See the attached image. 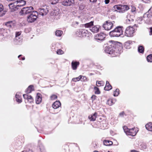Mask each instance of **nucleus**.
<instances>
[{
  "label": "nucleus",
  "mask_w": 152,
  "mask_h": 152,
  "mask_svg": "<svg viewBox=\"0 0 152 152\" xmlns=\"http://www.w3.org/2000/svg\"><path fill=\"white\" fill-rule=\"evenodd\" d=\"M79 65V63L78 62L72 61L71 63L72 68L74 70L77 69V66Z\"/></svg>",
  "instance_id": "6ab92c4d"
},
{
  "label": "nucleus",
  "mask_w": 152,
  "mask_h": 152,
  "mask_svg": "<svg viewBox=\"0 0 152 152\" xmlns=\"http://www.w3.org/2000/svg\"><path fill=\"white\" fill-rule=\"evenodd\" d=\"M94 152H99L98 151H95Z\"/></svg>",
  "instance_id": "774afa93"
},
{
  "label": "nucleus",
  "mask_w": 152,
  "mask_h": 152,
  "mask_svg": "<svg viewBox=\"0 0 152 152\" xmlns=\"http://www.w3.org/2000/svg\"><path fill=\"white\" fill-rule=\"evenodd\" d=\"M16 100L19 103H21L22 102L21 99H20V98L19 99H16Z\"/></svg>",
  "instance_id": "de8ad7c7"
},
{
  "label": "nucleus",
  "mask_w": 152,
  "mask_h": 152,
  "mask_svg": "<svg viewBox=\"0 0 152 152\" xmlns=\"http://www.w3.org/2000/svg\"><path fill=\"white\" fill-rule=\"evenodd\" d=\"M4 7L3 5L0 4V16L3 15V11Z\"/></svg>",
  "instance_id": "cd10ccee"
},
{
  "label": "nucleus",
  "mask_w": 152,
  "mask_h": 152,
  "mask_svg": "<svg viewBox=\"0 0 152 152\" xmlns=\"http://www.w3.org/2000/svg\"><path fill=\"white\" fill-rule=\"evenodd\" d=\"M61 105V103L59 101H56L52 104V106L55 109H56L59 107Z\"/></svg>",
  "instance_id": "a211bd4d"
},
{
  "label": "nucleus",
  "mask_w": 152,
  "mask_h": 152,
  "mask_svg": "<svg viewBox=\"0 0 152 152\" xmlns=\"http://www.w3.org/2000/svg\"><path fill=\"white\" fill-rule=\"evenodd\" d=\"M145 3H147L150 2L151 1V0H142Z\"/></svg>",
  "instance_id": "a18cd8bd"
},
{
  "label": "nucleus",
  "mask_w": 152,
  "mask_h": 152,
  "mask_svg": "<svg viewBox=\"0 0 152 152\" xmlns=\"http://www.w3.org/2000/svg\"><path fill=\"white\" fill-rule=\"evenodd\" d=\"M63 53V51L61 49L58 50L57 51V53L58 54H62Z\"/></svg>",
  "instance_id": "ea45409f"
},
{
  "label": "nucleus",
  "mask_w": 152,
  "mask_h": 152,
  "mask_svg": "<svg viewBox=\"0 0 152 152\" xmlns=\"http://www.w3.org/2000/svg\"><path fill=\"white\" fill-rule=\"evenodd\" d=\"M134 32V28L132 27L129 26L126 28L125 31V35L128 37H132L133 36Z\"/></svg>",
  "instance_id": "39448f33"
},
{
  "label": "nucleus",
  "mask_w": 152,
  "mask_h": 152,
  "mask_svg": "<svg viewBox=\"0 0 152 152\" xmlns=\"http://www.w3.org/2000/svg\"><path fill=\"white\" fill-rule=\"evenodd\" d=\"M76 23L77 24H78V22H76Z\"/></svg>",
  "instance_id": "338daca9"
},
{
  "label": "nucleus",
  "mask_w": 152,
  "mask_h": 152,
  "mask_svg": "<svg viewBox=\"0 0 152 152\" xmlns=\"http://www.w3.org/2000/svg\"><path fill=\"white\" fill-rule=\"evenodd\" d=\"M105 37V35L103 33L98 34L95 35L94 39L97 40H103Z\"/></svg>",
  "instance_id": "9b49d317"
},
{
  "label": "nucleus",
  "mask_w": 152,
  "mask_h": 152,
  "mask_svg": "<svg viewBox=\"0 0 152 152\" xmlns=\"http://www.w3.org/2000/svg\"><path fill=\"white\" fill-rule=\"evenodd\" d=\"M138 147L141 149L146 148L147 146L145 143H138Z\"/></svg>",
  "instance_id": "b1692460"
},
{
  "label": "nucleus",
  "mask_w": 152,
  "mask_h": 152,
  "mask_svg": "<svg viewBox=\"0 0 152 152\" xmlns=\"http://www.w3.org/2000/svg\"><path fill=\"white\" fill-rule=\"evenodd\" d=\"M80 7V9H81V8H82L83 9V8H84V6H82V7H81V6H80V7Z\"/></svg>",
  "instance_id": "0e129e2a"
},
{
  "label": "nucleus",
  "mask_w": 152,
  "mask_h": 152,
  "mask_svg": "<svg viewBox=\"0 0 152 152\" xmlns=\"http://www.w3.org/2000/svg\"><path fill=\"white\" fill-rule=\"evenodd\" d=\"M129 9V7L127 5H121L120 11H118V12L120 13H124Z\"/></svg>",
  "instance_id": "ddd939ff"
},
{
  "label": "nucleus",
  "mask_w": 152,
  "mask_h": 152,
  "mask_svg": "<svg viewBox=\"0 0 152 152\" xmlns=\"http://www.w3.org/2000/svg\"><path fill=\"white\" fill-rule=\"evenodd\" d=\"M94 89L95 91V94H99L100 93V92L99 90V88L96 87H94Z\"/></svg>",
  "instance_id": "7c9ffc66"
},
{
  "label": "nucleus",
  "mask_w": 152,
  "mask_h": 152,
  "mask_svg": "<svg viewBox=\"0 0 152 152\" xmlns=\"http://www.w3.org/2000/svg\"><path fill=\"white\" fill-rule=\"evenodd\" d=\"M57 97L56 95H53L50 96L51 99L54 100L57 98Z\"/></svg>",
  "instance_id": "a19ab883"
},
{
  "label": "nucleus",
  "mask_w": 152,
  "mask_h": 152,
  "mask_svg": "<svg viewBox=\"0 0 152 152\" xmlns=\"http://www.w3.org/2000/svg\"><path fill=\"white\" fill-rule=\"evenodd\" d=\"M88 31L87 30L84 29H80L77 32V34H78L80 36L86 37Z\"/></svg>",
  "instance_id": "1a4fd4ad"
},
{
  "label": "nucleus",
  "mask_w": 152,
  "mask_h": 152,
  "mask_svg": "<svg viewBox=\"0 0 152 152\" xmlns=\"http://www.w3.org/2000/svg\"><path fill=\"white\" fill-rule=\"evenodd\" d=\"M74 0H64L62 2V4L64 6H70L74 4Z\"/></svg>",
  "instance_id": "9d476101"
},
{
  "label": "nucleus",
  "mask_w": 152,
  "mask_h": 152,
  "mask_svg": "<svg viewBox=\"0 0 152 152\" xmlns=\"http://www.w3.org/2000/svg\"><path fill=\"white\" fill-rule=\"evenodd\" d=\"M119 90L118 89H116L115 91L114 92L113 95L114 96H117L119 94Z\"/></svg>",
  "instance_id": "72a5a7b5"
},
{
  "label": "nucleus",
  "mask_w": 152,
  "mask_h": 152,
  "mask_svg": "<svg viewBox=\"0 0 152 152\" xmlns=\"http://www.w3.org/2000/svg\"><path fill=\"white\" fill-rule=\"evenodd\" d=\"M100 28L99 26L96 25L93 26L90 30L93 33H97L99 31Z\"/></svg>",
  "instance_id": "f3484780"
},
{
  "label": "nucleus",
  "mask_w": 152,
  "mask_h": 152,
  "mask_svg": "<svg viewBox=\"0 0 152 152\" xmlns=\"http://www.w3.org/2000/svg\"><path fill=\"white\" fill-rule=\"evenodd\" d=\"M82 77H83V79L84 80H85L86 79V77L85 76H82Z\"/></svg>",
  "instance_id": "bf43d9fd"
},
{
  "label": "nucleus",
  "mask_w": 152,
  "mask_h": 152,
  "mask_svg": "<svg viewBox=\"0 0 152 152\" xmlns=\"http://www.w3.org/2000/svg\"><path fill=\"white\" fill-rule=\"evenodd\" d=\"M91 98L92 99H94V100L96 99V96L95 95H94L92 96Z\"/></svg>",
  "instance_id": "3c124183"
},
{
  "label": "nucleus",
  "mask_w": 152,
  "mask_h": 152,
  "mask_svg": "<svg viewBox=\"0 0 152 152\" xmlns=\"http://www.w3.org/2000/svg\"><path fill=\"white\" fill-rule=\"evenodd\" d=\"M21 58V60H25V57H22V58Z\"/></svg>",
  "instance_id": "e2e57ef3"
},
{
  "label": "nucleus",
  "mask_w": 152,
  "mask_h": 152,
  "mask_svg": "<svg viewBox=\"0 0 152 152\" xmlns=\"http://www.w3.org/2000/svg\"><path fill=\"white\" fill-rule=\"evenodd\" d=\"M63 33V32L61 31L57 30L55 32V35L58 37H61Z\"/></svg>",
  "instance_id": "bb28decb"
},
{
  "label": "nucleus",
  "mask_w": 152,
  "mask_h": 152,
  "mask_svg": "<svg viewBox=\"0 0 152 152\" xmlns=\"http://www.w3.org/2000/svg\"><path fill=\"white\" fill-rule=\"evenodd\" d=\"M113 101V99H109L107 100V104L110 106H111L114 104Z\"/></svg>",
  "instance_id": "473e14b6"
},
{
  "label": "nucleus",
  "mask_w": 152,
  "mask_h": 152,
  "mask_svg": "<svg viewBox=\"0 0 152 152\" xmlns=\"http://www.w3.org/2000/svg\"><path fill=\"white\" fill-rule=\"evenodd\" d=\"M135 129V127L133 128L132 129H129L128 132L127 133V135H131L132 136H135L137 133V132Z\"/></svg>",
  "instance_id": "4468645a"
},
{
  "label": "nucleus",
  "mask_w": 152,
  "mask_h": 152,
  "mask_svg": "<svg viewBox=\"0 0 152 152\" xmlns=\"http://www.w3.org/2000/svg\"><path fill=\"white\" fill-rule=\"evenodd\" d=\"M127 19H126V23L128 24H130L132 23L134 20L131 18L130 15L127 16Z\"/></svg>",
  "instance_id": "a878e982"
},
{
  "label": "nucleus",
  "mask_w": 152,
  "mask_h": 152,
  "mask_svg": "<svg viewBox=\"0 0 152 152\" xmlns=\"http://www.w3.org/2000/svg\"><path fill=\"white\" fill-rule=\"evenodd\" d=\"M91 2L94 3L97 0H89Z\"/></svg>",
  "instance_id": "5fc2aeb1"
},
{
  "label": "nucleus",
  "mask_w": 152,
  "mask_h": 152,
  "mask_svg": "<svg viewBox=\"0 0 152 152\" xmlns=\"http://www.w3.org/2000/svg\"><path fill=\"white\" fill-rule=\"evenodd\" d=\"M15 97L16 99H19L20 98V96L16 94L15 95Z\"/></svg>",
  "instance_id": "864d4df0"
},
{
  "label": "nucleus",
  "mask_w": 152,
  "mask_h": 152,
  "mask_svg": "<svg viewBox=\"0 0 152 152\" xmlns=\"http://www.w3.org/2000/svg\"><path fill=\"white\" fill-rule=\"evenodd\" d=\"M42 100L41 95L39 93H38L37 94V96L36 98V102L37 104H39L41 102Z\"/></svg>",
  "instance_id": "dca6fc26"
},
{
  "label": "nucleus",
  "mask_w": 152,
  "mask_h": 152,
  "mask_svg": "<svg viewBox=\"0 0 152 152\" xmlns=\"http://www.w3.org/2000/svg\"><path fill=\"white\" fill-rule=\"evenodd\" d=\"M82 77V76L80 75L78 77L73 78L72 80L73 81L77 82V81H78L80 80Z\"/></svg>",
  "instance_id": "2f4dec72"
},
{
  "label": "nucleus",
  "mask_w": 152,
  "mask_h": 152,
  "mask_svg": "<svg viewBox=\"0 0 152 152\" xmlns=\"http://www.w3.org/2000/svg\"><path fill=\"white\" fill-rule=\"evenodd\" d=\"M124 114V112H122L119 113V115L121 116H123Z\"/></svg>",
  "instance_id": "09e8293b"
},
{
  "label": "nucleus",
  "mask_w": 152,
  "mask_h": 152,
  "mask_svg": "<svg viewBox=\"0 0 152 152\" xmlns=\"http://www.w3.org/2000/svg\"><path fill=\"white\" fill-rule=\"evenodd\" d=\"M122 27L118 26L109 33V35L111 37H118L123 34Z\"/></svg>",
  "instance_id": "f03ea898"
},
{
  "label": "nucleus",
  "mask_w": 152,
  "mask_h": 152,
  "mask_svg": "<svg viewBox=\"0 0 152 152\" xmlns=\"http://www.w3.org/2000/svg\"><path fill=\"white\" fill-rule=\"evenodd\" d=\"M131 152H138V151L134 150H132Z\"/></svg>",
  "instance_id": "052dcab7"
},
{
  "label": "nucleus",
  "mask_w": 152,
  "mask_h": 152,
  "mask_svg": "<svg viewBox=\"0 0 152 152\" xmlns=\"http://www.w3.org/2000/svg\"><path fill=\"white\" fill-rule=\"evenodd\" d=\"M147 59L148 62H152V54L148 55L147 57Z\"/></svg>",
  "instance_id": "c756f323"
},
{
  "label": "nucleus",
  "mask_w": 152,
  "mask_h": 152,
  "mask_svg": "<svg viewBox=\"0 0 152 152\" xmlns=\"http://www.w3.org/2000/svg\"><path fill=\"white\" fill-rule=\"evenodd\" d=\"M110 1V0H105V3L106 4H108Z\"/></svg>",
  "instance_id": "603ef678"
},
{
  "label": "nucleus",
  "mask_w": 152,
  "mask_h": 152,
  "mask_svg": "<svg viewBox=\"0 0 152 152\" xmlns=\"http://www.w3.org/2000/svg\"><path fill=\"white\" fill-rule=\"evenodd\" d=\"M145 127L148 131H152V123L149 122L145 125Z\"/></svg>",
  "instance_id": "5701e85b"
},
{
  "label": "nucleus",
  "mask_w": 152,
  "mask_h": 152,
  "mask_svg": "<svg viewBox=\"0 0 152 152\" xmlns=\"http://www.w3.org/2000/svg\"><path fill=\"white\" fill-rule=\"evenodd\" d=\"M33 86L32 85H30L27 88L26 91V92L27 93H30L32 91L34 90Z\"/></svg>",
  "instance_id": "393cba45"
},
{
  "label": "nucleus",
  "mask_w": 152,
  "mask_h": 152,
  "mask_svg": "<svg viewBox=\"0 0 152 152\" xmlns=\"http://www.w3.org/2000/svg\"><path fill=\"white\" fill-rule=\"evenodd\" d=\"M138 51L139 52L141 53H143L144 51V48L142 46H140L138 48Z\"/></svg>",
  "instance_id": "c85d7f7f"
},
{
  "label": "nucleus",
  "mask_w": 152,
  "mask_h": 152,
  "mask_svg": "<svg viewBox=\"0 0 152 152\" xmlns=\"http://www.w3.org/2000/svg\"><path fill=\"white\" fill-rule=\"evenodd\" d=\"M50 3L53 4H55L57 3L58 1V0H50Z\"/></svg>",
  "instance_id": "4c0bfd02"
},
{
  "label": "nucleus",
  "mask_w": 152,
  "mask_h": 152,
  "mask_svg": "<svg viewBox=\"0 0 152 152\" xmlns=\"http://www.w3.org/2000/svg\"><path fill=\"white\" fill-rule=\"evenodd\" d=\"M38 11L39 14L42 16L46 15L48 12V10L47 8H40L38 10Z\"/></svg>",
  "instance_id": "f8f14e48"
},
{
  "label": "nucleus",
  "mask_w": 152,
  "mask_h": 152,
  "mask_svg": "<svg viewBox=\"0 0 152 152\" xmlns=\"http://www.w3.org/2000/svg\"><path fill=\"white\" fill-rule=\"evenodd\" d=\"M29 102H33V99L32 98L30 99H29L28 100Z\"/></svg>",
  "instance_id": "6e6d98bb"
},
{
  "label": "nucleus",
  "mask_w": 152,
  "mask_h": 152,
  "mask_svg": "<svg viewBox=\"0 0 152 152\" xmlns=\"http://www.w3.org/2000/svg\"><path fill=\"white\" fill-rule=\"evenodd\" d=\"M97 115V113L95 112L94 114L89 115L88 117V118L91 121H94L96 120Z\"/></svg>",
  "instance_id": "2eb2a0df"
},
{
  "label": "nucleus",
  "mask_w": 152,
  "mask_h": 152,
  "mask_svg": "<svg viewBox=\"0 0 152 152\" xmlns=\"http://www.w3.org/2000/svg\"><path fill=\"white\" fill-rule=\"evenodd\" d=\"M123 129L125 132L127 134V133L128 132L129 129H128L126 126H124L123 127Z\"/></svg>",
  "instance_id": "f704fd0d"
},
{
  "label": "nucleus",
  "mask_w": 152,
  "mask_h": 152,
  "mask_svg": "<svg viewBox=\"0 0 152 152\" xmlns=\"http://www.w3.org/2000/svg\"><path fill=\"white\" fill-rule=\"evenodd\" d=\"M131 12L134 13H136V8L132 6H131Z\"/></svg>",
  "instance_id": "e433bc0d"
},
{
  "label": "nucleus",
  "mask_w": 152,
  "mask_h": 152,
  "mask_svg": "<svg viewBox=\"0 0 152 152\" xmlns=\"http://www.w3.org/2000/svg\"><path fill=\"white\" fill-rule=\"evenodd\" d=\"M101 81H97L96 84V86H99V85H100L99 86L101 85L102 86L103 85V83L102 82V83H101Z\"/></svg>",
  "instance_id": "58836bf2"
},
{
  "label": "nucleus",
  "mask_w": 152,
  "mask_h": 152,
  "mask_svg": "<svg viewBox=\"0 0 152 152\" xmlns=\"http://www.w3.org/2000/svg\"><path fill=\"white\" fill-rule=\"evenodd\" d=\"M21 56V55H19L18 56V58H20V57Z\"/></svg>",
  "instance_id": "69168bd1"
},
{
  "label": "nucleus",
  "mask_w": 152,
  "mask_h": 152,
  "mask_svg": "<svg viewBox=\"0 0 152 152\" xmlns=\"http://www.w3.org/2000/svg\"><path fill=\"white\" fill-rule=\"evenodd\" d=\"M93 24L94 21H91L89 23L82 25L81 27H83V26H84L86 28H90L91 26L93 25Z\"/></svg>",
  "instance_id": "aec40b11"
},
{
  "label": "nucleus",
  "mask_w": 152,
  "mask_h": 152,
  "mask_svg": "<svg viewBox=\"0 0 152 152\" xmlns=\"http://www.w3.org/2000/svg\"><path fill=\"white\" fill-rule=\"evenodd\" d=\"M33 10L34 8L31 6L23 7L19 13L20 15H29L34 11Z\"/></svg>",
  "instance_id": "20e7f679"
},
{
  "label": "nucleus",
  "mask_w": 152,
  "mask_h": 152,
  "mask_svg": "<svg viewBox=\"0 0 152 152\" xmlns=\"http://www.w3.org/2000/svg\"><path fill=\"white\" fill-rule=\"evenodd\" d=\"M113 8L115 9H117L118 11H120L121 10V5H115L113 7Z\"/></svg>",
  "instance_id": "c9c22d12"
},
{
  "label": "nucleus",
  "mask_w": 152,
  "mask_h": 152,
  "mask_svg": "<svg viewBox=\"0 0 152 152\" xmlns=\"http://www.w3.org/2000/svg\"><path fill=\"white\" fill-rule=\"evenodd\" d=\"M13 4H12V3L10 4L9 5V7H10V6H11V5H12Z\"/></svg>",
  "instance_id": "680f3d73"
},
{
  "label": "nucleus",
  "mask_w": 152,
  "mask_h": 152,
  "mask_svg": "<svg viewBox=\"0 0 152 152\" xmlns=\"http://www.w3.org/2000/svg\"><path fill=\"white\" fill-rule=\"evenodd\" d=\"M143 20L146 23H149L152 21V15L150 13H146L143 16Z\"/></svg>",
  "instance_id": "0eeeda50"
},
{
  "label": "nucleus",
  "mask_w": 152,
  "mask_h": 152,
  "mask_svg": "<svg viewBox=\"0 0 152 152\" xmlns=\"http://www.w3.org/2000/svg\"><path fill=\"white\" fill-rule=\"evenodd\" d=\"M122 47L121 44L118 42L112 44L110 46H106L104 49L105 52L109 54H112L115 52L117 53V51L121 50Z\"/></svg>",
  "instance_id": "f257e3e1"
},
{
  "label": "nucleus",
  "mask_w": 152,
  "mask_h": 152,
  "mask_svg": "<svg viewBox=\"0 0 152 152\" xmlns=\"http://www.w3.org/2000/svg\"><path fill=\"white\" fill-rule=\"evenodd\" d=\"M112 88V87L111 86L109 82L107 81L105 86L104 88V90L106 91H109L111 90Z\"/></svg>",
  "instance_id": "412c9836"
},
{
  "label": "nucleus",
  "mask_w": 152,
  "mask_h": 152,
  "mask_svg": "<svg viewBox=\"0 0 152 152\" xmlns=\"http://www.w3.org/2000/svg\"><path fill=\"white\" fill-rule=\"evenodd\" d=\"M114 21L111 22L109 20L106 21L103 25V27L105 30L107 31L111 29L113 26Z\"/></svg>",
  "instance_id": "423d86ee"
},
{
  "label": "nucleus",
  "mask_w": 152,
  "mask_h": 152,
  "mask_svg": "<svg viewBox=\"0 0 152 152\" xmlns=\"http://www.w3.org/2000/svg\"><path fill=\"white\" fill-rule=\"evenodd\" d=\"M16 2L17 4L15 8L17 9H19L20 7L24 6L26 3V1L24 0H18Z\"/></svg>",
  "instance_id": "6e6552de"
},
{
  "label": "nucleus",
  "mask_w": 152,
  "mask_h": 152,
  "mask_svg": "<svg viewBox=\"0 0 152 152\" xmlns=\"http://www.w3.org/2000/svg\"><path fill=\"white\" fill-rule=\"evenodd\" d=\"M32 98V96L31 95H28V99H28V100L29 99H31Z\"/></svg>",
  "instance_id": "4d7b16f0"
},
{
  "label": "nucleus",
  "mask_w": 152,
  "mask_h": 152,
  "mask_svg": "<svg viewBox=\"0 0 152 152\" xmlns=\"http://www.w3.org/2000/svg\"><path fill=\"white\" fill-rule=\"evenodd\" d=\"M113 144V143H112L111 144H108V143H103V145H104L107 146H110L112 145Z\"/></svg>",
  "instance_id": "49530a36"
},
{
  "label": "nucleus",
  "mask_w": 152,
  "mask_h": 152,
  "mask_svg": "<svg viewBox=\"0 0 152 152\" xmlns=\"http://www.w3.org/2000/svg\"><path fill=\"white\" fill-rule=\"evenodd\" d=\"M38 12L33 11L27 16V20L28 23H32L34 22L38 18Z\"/></svg>",
  "instance_id": "7ed1b4c3"
},
{
  "label": "nucleus",
  "mask_w": 152,
  "mask_h": 152,
  "mask_svg": "<svg viewBox=\"0 0 152 152\" xmlns=\"http://www.w3.org/2000/svg\"><path fill=\"white\" fill-rule=\"evenodd\" d=\"M150 35H152V27L151 28H150Z\"/></svg>",
  "instance_id": "13d9d810"
},
{
  "label": "nucleus",
  "mask_w": 152,
  "mask_h": 152,
  "mask_svg": "<svg viewBox=\"0 0 152 152\" xmlns=\"http://www.w3.org/2000/svg\"><path fill=\"white\" fill-rule=\"evenodd\" d=\"M21 34V32L20 31L16 32L15 33V37H17Z\"/></svg>",
  "instance_id": "79ce46f5"
},
{
  "label": "nucleus",
  "mask_w": 152,
  "mask_h": 152,
  "mask_svg": "<svg viewBox=\"0 0 152 152\" xmlns=\"http://www.w3.org/2000/svg\"><path fill=\"white\" fill-rule=\"evenodd\" d=\"M103 142H113L112 141L108 140H104Z\"/></svg>",
  "instance_id": "c03bdc74"
},
{
  "label": "nucleus",
  "mask_w": 152,
  "mask_h": 152,
  "mask_svg": "<svg viewBox=\"0 0 152 152\" xmlns=\"http://www.w3.org/2000/svg\"><path fill=\"white\" fill-rule=\"evenodd\" d=\"M5 25L10 28H12L15 26V24L12 21H10L6 23Z\"/></svg>",
  "instance_id": "4be33fe9"
},
{
  "label": "nucleus",
  "mask_w": 152,
  "mask_h": 152,
  "mask_svg": "<svg viewBox=\"0 0 152 152\" xmlns=\"http://www.w3.org/2000/svg\"><path fill=\"white\" fill-rule=\"evenodd\" d=\"M142 19L139 18L137 20V23H140V22H139V21H142Z\"/></svg>",
  "instance_id": "8fccbe9b"
},
{
  "label": "nucleus",
  "mask_w": 152,
  "mask_h": 152,
  "mask_svg": "<svg viewBox=\"0 0 152 152\" xmlns=\"http://www.w3.org/2000/svg\"><path fill=\"white\" fill-rule=\"evenodd\" d=\"M28 95L27 94H24L23 95V97L25 99H27L28 97Z\"/></svg>",
  "instance_id": "37998d69"
}]
</instances>
